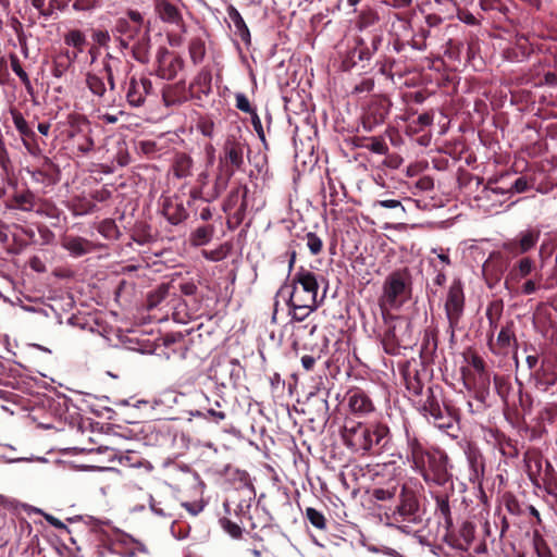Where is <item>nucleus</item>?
Returning <instances> with one entry per match:
<instances>
[{"instance_id": "nucleus-61", "label": "nucleus", "mask_w": 557, "mask_h": 557, "mask_svg": "<svg viewBox=\"0 0 557 557\" xmlns=\"http://www.w3.org/2000/svg\"><path fill=\"white\" fill-rule=\"evenodd\" d=\"M32 5L39 11V13L44 16H49L50 12H46L44 10L45 7V0H30Z\"/></svg>"}, {"instance_id": "nucleus-11", "label": "nucleus", "mask_w": 557, "mask_h": 557, "mask_svg": "<svg viewBox=\"0 0 557 557\" xmlns=\"http://www.w3.org/2000/svg\"><path fill=\"white\" fill-rule=\"evenodd\" d=\"M113 546L121 557H136L139 554L149 555L148 547L141 541L125 532H119L115 535Z\"/></svg>"}, {"instance_id": "nucleus-10", "label": "nucleus", "mask_w": 557, "mask_h": 557, "mask_svg": "<svg viewBox=\"0 0 557 557\" xmlns=\"http://www.w3.org/2000/svg\"><path fill=\"white\" fill-rule=\"evenodd\" d=\"M156 61L158 64L157 74L166 81L174 79L184 66V60L180 55L171 57L170 51L165 47L158 49Z\"/></svg>"}, {"instance_id": "nucleus-38", "label": "nucleus", "mask_w": 557, "mask_h": 557, "mask_svg": "<svg viewBox=\"0 0 557 557\" xmlns=\"http://www.w3.org/2000/svg\"><path fill=\"white\" fill-rule=\"evenodd\" d=\"M367 148L377 154H386L388 151V147L383 139L380 138H371L370 144Z\"/></svg>"}, {"instance_id": "nucleus-36", "label": "nucleus", "mask_w": 557, "mask_h": 557, "mask_svg": "<svg viewBox=\"0 0 557 557\" xmlns=\"http://www.w3.org/2000/svg\"><path fill=\"white\" fill-rule=\"evenodd\" d=\"M307 247L312 255H318L321 252L323 243L322 239L315 233H308L306 235Z\"/></svg>"}, {"instance_id": "nucleus-14", "label": "nucleus", "mask_w": 557, "mask_h": 557, "mask_svg": "<svg viewBox=\"0 0 557 557\" xmlns=\"http://www.w3.org/2000/svg\"><path fill=\"white\" fill-rule=\"evenodd\" d=\"M154 11L159 18L169 24L180 26L183 23L181 10L176 4L168 0H156Z\"/></svg>"}, {"instance_id": "nucleus-34", "label": "nucleus", "mask_w": 557, "mask_h": 557, "mask_svg": "<svg viewBox=\"0 0 557 557\" xmlns=\"http://www.w3.org/2000/svg\"><path fill=\"white\" fill-rule=\"evenodd\" d=\"M306 517L317 529L323 530L325 528V518L319 510L309 507L306 509Z\"/></svg>"}, {"instance_id": "nucleus-8", "label": "nucleus", "mask_w": 557, "mask_h": 557, "mask_svg": "<svg viewBox=\"0 0 557 557\" xmlns=\"http://www.w3.org/2000/svg\"><path fill=\"white\" fill-rule=\"evenodd\" d=\"M465 308V294L460 280L453 281L445 301V312L449 324L451 337L458 326Z\"/></svg>"}, {"instance_id": "nucleus-9", "label": "nucleus", "mask_w": 557, "mask_h": 557, "mask_svg": "<svg viewBox=\"0 0 557 557\" xmlns=\"http://www.w3.org/2000/svg\"><path fill=\"white\" fill-rule=\"evenodd\" d=\"M541 236V230L537 226H530L520 231L517 236L504 243L505 251L512 256L524 255L533 249Z\"/></svg>"}, {"instance_id": "nucleus-49", "label": "nucleus", "mask_w": 557, "mask_h": 557, "mask_svg": "<svg viewBox=\"0 0 557 557\" xmlns=\"http://www.w3.org/2000/svg\"><path fill=\"white\" fill-rule=\"evenodd\" d=\"M540 280H541V277L537 281L536 280L525 281L521 287V293L523 295H531V294L535 293L539 288Z\"/></svg>"}, {"instance_id": "nucleus-6", "label": "nucleus", "mask_w": 557, "mask_h": 557, "mask_svg": "<svg viewBox=\"0 0 557 557\" xmlns=\"http://www.w3.org/2000/svg\"><path fill=\"white\" fill-rule=\"evenodd\" d=\"M392 518L403 532H411L410 524L421 522L419 515L418 500L412 492H408L405 486L401 488L400 504L393 512Z\"/></svg>"}, {"instance_id": "nucleus-54", "label": "nucleus", "mask_w": 557, "mask_h": 557, "mask_svg": "<svg viewBox=\"0 0 557 557\" xmlns=\"http://www.w3.org/2000/svg\"><path fill=\"white\" fill-rule=\"evenodd\" d=\"M181 292L186 296H191L197 292V286L193 282L183 283L181 285Z\"/></svg>"}, {"instance_id": "nucleus-3", "label": "nucleus", "mask_w": 557, "mask_h": 557, "mask_svg": "<svg viewBox=\"0 0 557 557\" xmlns=\"http://www.w3.org/2000/svg\"><path fill=\"white\" fill-rule=\"evenodd\" d=\"M319 284L317 275L309 270L300 268L295 274L293 285H283L280 296H285L287 304H306L320 306L325 297V290L318 299Z\"/></svg>"}, {"instance_id": "nucleus-30", "label": "nucleus", "mask_w": 557, "mask_h": 557, "mask_svg": "<svg viewBox=\"0 0 557 557\" xmlns=\"http://www.w3.org/2000/svg\"><path fill=\"white\" fill-rule=\"evenodd\" d=\"M64 42L70 47L76 48L78 52H82L86 44V36L79 29H72L64 36Z\"/></svg>"}, {"instance_id": "nucleus-39", "label": "nucleus", "mask_w": 557, "mask_h": 557, "mask_svg": "<svg viewBox=\"0 0 557 557\" xmlns=\"http://www.w3.org/2000/svg\"><path fill=\"white\" fill-rule=\"evenodd\" d=\"M374 497L379 500H387L396 495V485L391 487H380L374 490Z\"/></svg>"}, {"instance_id": "nucleus-1", "label": "nucleus", "mask_w": 557, "mask_h": 557, "mask_svg": "<svg viewBox=\"0 0 557 557\" xmlns=\"http://www.w3.org/2000/svg\"><path fill=\"white\" fill-rule=\"evenodd\" d=\"M389 430L383 424H366L347 421L342 437L345 445L355 453L381 450L388 443Z\"/></svg>"}, {"instance_id": "nucleus-44", "label": "nucleus", "mask_w": 557, "mask_h": 557, "mask_svg": "<svg viewBox=\"0 0 557 557\" xmlns=\"http://www.w3.org/2000/svg\"><path fill=\"white\" fill-rule=\"evenodd\" d=\"M202 255L209 261H220L225 258L226 252L223 248H219L214 250H203Z\"/></svg>"}, {"instance_id": "nucleus-32", "label": "nucleus", "mask_w": 557, "mask_h": 557, "mask_svg": "<svg viewBox=\"0 0 557 557\" xmlns=\"http://www.w3.org/2000/svg\"><path fill=\"white\" fill-rule=\"evenodd\" d=\"M513 339V332L509 326H504L498 333L496 345L500 350L509 348L511 341Z\"/></svg>"}, {"instance_id": "nucleus-42", "label": "nucleus", "mask_w": 557, "mask_h": 557, "mask_svg": "<svg viewBox=\"0 0 557 557\" xmlns=\"http://www.w3.org/2000/svg\"><path fill=\"white\" fill-rule=\"evenodd\" d=\"M225 368H227L230 370L231 380H233V379L238 380L240 377L242 368H240V364L237 359H230L226 362Z\"/></svg>"}, {"instance_id": "nucleus-20", "label": "nucleus", "mask_w": 557, "mask_h": 557, "mask_svg": "<svg viewBox=\"0 0 557 557\" xmlns=\"http://www.w3.org/2000/svg\"><path fill=\"white\" fill-rule=\"evenodd\" d=\"M173 175L177 178H187L193 174V160L186 153H177L172 163Z\"/></svg>"}, {"instance_id": "nucleus-22", "label": "nucleus", "mask_w": 557, "mask_h": 557, "mask_svg": "<svg viewBox=\"0 0 557 557\" xmlns=\"http://www.w3.org/2000/svg\"><path fill=\"white\" fill-rule=\"evenodd\" d=\"M401 326V322L398 320H392L388 322V327L384 333L382 343L387 352L393 354L397 346L400 344L401 338L397 334V329Z\"/></svg>"}, {"instance_id": "nucleus-60", "label": "nucleus", "mask_w": 557, "mask_h": 557, "mask_svg": "<svg viewBox=\"0 0 557 557\" xmlns=\"http://www.w3.org/2000/svg\"><path fill=\"white\" fill-rule=\"evenodd\" d=\"M433 122V115L430 113H422L418 116V123L421 126H429Z\"/></svg>"}, {"instance_id": "nucleus-43", "label": "nucleus", "mask_w": 557, "mask_h": 557, "mask_svg": "<svg viewBox=\"0 0 557 557\" xmlns=\"http://www.w3.org/2000/svg\"><path fill=\"white\" fill-rule=\"evenodd\" d=\"M223 528L224 530L234 539H238L240 535H242V528L230 521V520H224L223 522Z\"/></svg>"}, {"instance_id": "nucleus-18", "label": "nucleus", "mask_w": 557, "mask_h": 557, "mask_svg": "<svg viewBox=\"0 0 557 557\" xmlns=\"http://www.w3.org/2000/svg\"><path fill=\"white\" fill-rule=\"evenodd\" d=\"M419 410L429 420H441L442 413L446 410L442 408L438 400L432 393L431 388H428L425 400L420 405Z\"/></svg>"}, {"instance_id": "nucleus-35", "label": "nucleus", "mask_w": 557, "mask_h": 557, "mask_svg": "<svg viewBox=\"0 0 557 557\" xmlns=\"http://www.w3.org/2000/svg\"><path fill=\"white\" fill-rule=\"evenodd\" d=\"M11 114H12L13 124L16 127V129L20 132V134L23 136L30 135V133H32L30 128L28 126L27 121L24 119L23 114L18 111H12Z\"/></svg>"}, {"instance_id": "nucleus-16", "label": "nucleus", "mask_w": 557, "mask_h": 557, "mask_svg": "<svg viewBox=\"0 0 557 557\" xmlns=\"http://www.w3.org/2000/svg\"><path fill=\"white\" fill-rule=\"evenodd\" d=\"M151 36L149 29L132 45V57L139 63L147 64L150 61Z\"/></svg>"}, {"instance_id": "nucleus-19", "label": "nucleus", "mask_w": 557, "mask_h": 557, "mask_svg": "<svg viewBox=\"0 0 557 557\" xmlns=\"http://www.w3.org/2000/svg\"><path fill=\"white\" fill-rule=\"evenodd\" d=\"M63 247L74 257H81L91 251L92 244L78 236H69L64 239Z\"/></svg>"}, {"instance_id": "nucleus-53", "label": "nucleus", "mask_w": 557, "mask_h": 557, "mask_svg": "<svg viewBox=\"0 0 557 557\" xmlns=\"http://www.w3.org/2000/svg\"><path fill=\"white\" fill-rule=\"evenodd\" d=\"M376 206H380V207L386 208V209H395V208L401 207V202L396 199H386V200H379L376 202Z\"/></svg>"}, {"instance_id": "nucleus-58", "label": "nucleus", "mask_w": 557, "mask_h": 557, "mask_svg": "<svg viewBox=\"0 0 557 557\" xmlns=\"http://www.w3.org/2000/svg\"><path fill=\"white\" fill-rule=\"evenodd\" d=\"M436 502H437V507L441 510V512L444 516L449 515V504H448V500L446 498H443V497H437Z\"/></svg>"}, {"instance_id": "nucleus-17", "label": "nucleus", "mask_w": 557, "mask_h": 557, "mask_svg": "<svg viewBox=\"0 0 557 557\" xmlns=\"http://www.w3.org/2000/svg\"><path fill=\"white\" fill-rule=\"evenodd\" d=\"M348 407L356 413H368L373 410V405L367 394L360 389H354L348 395Z\"/></svg>"}, {"instance_id": "nucleus-27", "label": "nucleus", "mask_w": 557, "mask_h": 557, "mask_svg": "<svg viewBox=\"0 0 557 557\" xmlns=\"http://www.w3.org/2000/svg\"><path fill=\"white\" fill-rule=\"evenodd\" d=\"M120 63H121L120 59L113 57L111 53H107L103 59V69L99 73L100 75H103V77H107L111 91L114 90V88H115L113 70H114L115 65H117Z\"/></svg>"}, {"instance_id": "nucleus-64", "label": "nucleus", "mask_w": 557, "mask_h": 557, "mask_svg": "<svg viewBox=\"0 0 557 557\" xmlns=\"http://www.w3.org/2000/svg\"><path fill=\"white\" fill-rule=\"evenodd\" d=\"M408 389L409 391H412V393L414 395H420L422 394V385L420 384L419 381H416L414 383H409L408 384Z\"/></svg>"}, {"instance_id": "nucleus-5", "label": "nucleus", "mask_w": 557, "mask_h": 557, "mask_svg": "<svg viewBox=\"0 0 557 557\" xmlns=\"http://www.w3.org/2000/svg\"><path fill=\"white\" fill-rule=\"evenodd\" d=\"M288 315L290 318L286 327L292 330V345L296 347L301 338V333L307 332L309 336H312L318 326L315 323H306L301 325L312 312H314L320 306L306 305V304H287Z\"/></svg>"}, {"instance_id": "nucleus-4", "label": "nucleus", "mask_w": 557, "mask_h": 557, "mask_svg": "<svg viewBox=\"0 0 557 557\" xmlns=\"http://www.w3.org/2000/svg\"><path fill=\"white\" fill-rule=\"evenodd\" d=\"M380 297L381 307L397 309L411 294V275L408 269H400L388 274L383 283Z\"/></svg>"}, {"instance_id": "nucleus-31", "label": "nucleus", "mask_w": 557, "mask_h": 557, "mask_svg": "<svg viewBox=\"0 0 557 557\" xmlns=\"http://www.w3.org/2000/svg\"><path fill=\"white\" fill-rule=\"evenodd\" d=\"M98 231L103 237H106L108 239L116 238L117 234H119V230H117L115 222L113 220H109V219L102 221L99 224Z\"/></svg>"}, {"instance_id": "nucleus-63", "label": "nucleus", "mask_w": 557, "mask_h": 557, "mask_svg": "<svg viewBox=\"0 0 557 557\" xmlns=\"http://www.w3.org/2000/svg\"><path fill=\"white\" fill-rule=\"evenodd\" d=\"M239 193H240L239 187L231 191L227 202H226L227 207H234L236 205V198L238 197Z\"/></svg>"}, {"instance_id": "nucleus-21", "label": "nucleus", "mask_w": 557, "mask_h": 557, "mask_svg": "<svg viewBox=\"0 0 557 557\" xmlns=\"http://www.w3.org/2000/svg\"><path fill=\"white\" fill-rule=\"evenodd\" d=\"M228 17L233 23L234 34L238 36L246 45H250V32L240 13L235 8H230Z\"/></svg>"}, {"instance_id": "nucleus-33", "label": "nucleus", "mask_w": 557, "mask_h": 557, "mask_svg": "<svg viewBox=\"0 0 557 557\" xmlns=\"http://www.w3.org/2000/svg\"><path fill=\"white\" fill-rule=\"evenodd\" d=\"M11 69L14 72V74L20 77V79L23 83V85L25 86V88L28 91H30L33 89V87H32L29 77H28L27 73L23 70L20 61L16 58H13L11 60Z\"/></svg>"}, {"instance_id": "nucleus-45", "label": "nucleus", "mask_w": 557, "mask_h": 557, "mask_svg": "<svg viewBox=\"0 0 557 557\" xmlns=\"http://www.w3.org/2000/svg\"><path fill=\"white\" fill-rule=\"evenodd\" d=\"M149 507L151 511L159 517H171L164 507L161 506L160 502H157L153 497H150Z\"/></svg>"}, {"instance_id": "nucleus-23", "label": "nucleus", "mask_w": 557, "mask_h": 557, "mask_svg": "<svg viewBox=\"0 0 557 557\" xmlns=\"http://www.w3.org/2000/svg\"><path fill=\"white\" fill-rule=\"evenodd\" d=\"M536 271V263L530 257H523L513 265L510 274L516 280L525 278Z\"/></svg>"}, {"instance_id": "nucleus-41", "label": "nucleus", "mask_w": 557, "mask_h": 557, "mask_svg": "<svg viewBox=\"0 0 557 557\" xmlns=\"http://www.w3.org/2000/svg\"><path fill=\"white\" fill-rule=\"evenodd\" d=\"M236 108L243 112L250 113L251 115L252 112H256L244 94L236 95Z\"/></svg>"}, {"instance_id": "nucleus-13", "label": "nucleus", "mask_w": 557, "mask_h": 557, "mask_svg": "<svg viewBox=\"0 0 557 557\" xmlns=\"http://www.w3.org/2000/svg\"><path fill=\"white\" fill-rule=\"evenodd\" d=\"M144 16L135 10L127 11V17H119L115 20L112 28L113 36H126L127 34H138L143 29Z\"/></svg>"}, {"instance_id": "nucleus-56", "label": "nucleus", "mask_w": 557, "mask_h": 557, "mask_svg": "<svg viewBox=\"0 0 557 557\" xmlns=\"http://www.w3.org/2000/svg\"><path fill=\"white\" fill-rule=\"evenodd\" d=\"M94 148V141L90 137H85L84 143L78 144V150L83 153L91 151Z\"/></svg>"}, {"instance_id": "nucleus-52", "label": "nucleus", "mask_w": 557, "mask_h": 557, "mask_svg": "<svg viewBox=\"0 0 557 557\" xmlns=\"http://www.w3.org/2000/svg\"><path fill=\"white\" fill-rule=\"evenodd\" d=\"M183 507L193 516H197L203 510V505L200 503H183Z\"/></svg>"}, {"instance_id": "nucleus-55", "label": "nucleus", "mask_w": 557, "mask_h": 557, "mask_svg": "<svg viewBox=\"0 0 557 557\" xmlns=\"http://www.w3.org/2000/svg\"><path fill=\"white\" fill-rule=\"evenodd\" d=\"M113 37H114L115 41L117 42V46H119V49L121 50V52H124L125 50L132 51L133 44H129V41H127L125 38H123V36L117 35V36H113Z\"/></svg>"}, {"instance_id": "nucleus-25", "label": "nucleus", "mask_w": 557, "mask_h": 557, "mask_svg": "<svg viewBox=\"0 0 557 557\" xmlns=\"http://www.w3.org/2000/svg\"><path fill=\"white\" fill-rule=\"evenodd\" d=\"M86 85L90 92L99 98L103 97L107 92L104 77L98 73H87Z\"/></svg>"}, {"instance_id": "nucleus-59", "label": "nucleus", "mask_w": 557, "mask_h": 557, "mask_svg": "<svg viewBox=\"0 0 557 557\" xmlns=\"http://www.w3.org/2000/svg\"><path fill=\"white\" fill-rule=\"evenodd\" d=\"M446 282V274L444 271V267L437 269L436 276L434 277V284L437 286H443Z\"/></svg>"}, {"instance_id": "nucleus-29", "label": "nucleus", "mask_w": 557, "mask_h": 557, "mask_svg": "<svg viewBox=\"0 0 557 557\" xmlns=\"http://www.w3.org/2000/svg\"><path fill=\"white\" fill-rule=\"evenodd\" d=\"M14 206L13 208L20 209L22 211H32L35 207V197L30 191H23L16 194L13 197Z\"/></svg>"}, {"instance_id": "nucleus-15", "label": "nucleus", "mask_w": 557, "mask_h": 557, "mask_svg": "<svg viewBox=\"0 0 557 557\" xmlns=\"http://www.w3.org/2000/svg\"><path fill=\"white\" fill-rule=\"evenodd\" d=\"M162 213L166 220L177 225L187 218V211L182 201L177 198L166 197L162 201Z\"/></svg>"}, {"instance_id": "nucleus-46", "label": "nucleus", "mask_w": 557, "mask_h": 557, "mask_svg": "<svg viewBox=\"0 0 557 557\" xmlns=\"http://www.w3.org/2000/svg\"><path fill=\"white\" fill-rule=\"evenodd\" d=\"M436 428L445 430L451 428L453 420L448 414L447 410L442 413L441 420H432L431 421Z\"/></svg>"}, {"instance_id": "nucleus-48", "label": "nucleus", "mask_w": 557, "mask_h": 557, "mask_svg": "<svg viewBox=\"0 0 557 557\" xmlns=\"http://www.w3.org/2000/svg\"><path fill=\"white\" fill-rule=\"evenodd\" d=\"M251 123H252L253 129L258 134L259 138L262 141H264L265 140L264 131H263V127H262L261 120H260L259 115L257 114V112H252Z\"/></svg>"}, {"instance_id": "nucleus-50", "label": "nucleus", "mask_w": 557, "mask_h": 557, "mask_svg": "<svg viewBox=\"0 0 557 557\" xmlns=\"http://www.w3.org/2000/svg\"><path fill=\"white\" fill-rule=\"evenodd\" d=\"M530 188V185H529V182L525 177L523 176H520L518 177L515 183L512 184V189L520 194V193H524L527 191L528 189Z\"/></svg>"}, {"instance_id": "nucleus-57", "label": "nucleus", "mask_w": 557, "mask_h": 557, "mask_svg": "<svg viewBox=\"0 0 557 557\" xmlns=\"http://www.w3.org/2000/svg\"><path fill=\"white\" fill-rule=\"evenodd\" d=\"M301 364L302 367L307 370V371H310L313 369L314 364H315V358L312 357V356H302L301 357Z\"/></svg>"}, {"instance_id": "nucleus-40", "label": "nucleus", "mask_w": 557, "mask_h": 557, "mask_svg": "<svg viewBox=\"0 0 557 557\" xmlns=\"http://www.w3.org/2000/svg\"><path fill=\"white\" fill-rule=\"evenodd\" d=\"M92 39L100 47H108L109 42L111 41V35L108 30L98 29L92 33Z\"/></svg>"}, {"instance_id": "nucleus-12", "label": "nucleus", "mask_w": 557, "mask_h": 557, "mask_svg": "<svg viewBox=\"0 0 557 557\" xmlns=\"http://www.w3.org/2000/svg\"><path fill=\"white\" fill-rule=\"evenodd\" d=\"M152 90V83L147 77H132L128 83L126 99L132 107L144 104L146 97Z\"/></svg>"}, {"instance_id": "nucleus-47", "label": "nucleus", "mask_w": 557, "mask_h": 557, "mask_svg": "<svg viewBox=\"0 0 557 557\" xmlns=\"http://www.w3.org/2000/svg\"><path fill=\"white\" fill-rule=\"evenodd\" d=\"M171 533L177 540H184L189 534V527L181 528L176 522H173L171 525Z\"/></svg>"}, {"instance_id": "nucleus-24", "label": "nucleus", "mask_w": 557, "mask_h": 557, "mask_svg": "<svg viewBox=\"0 0 557 557\" xmlns=\"http://www.w3.org/2000/svg\"><path fill=\"white\" fill-rule=\"evenodd\" d=\"M218 170L219 172L215 175L213 191L211 194L212 199L218 198L226 189L230 180L235 174V172H232V170L221 169L220 166H218Z\"/></svg>"}, {"instance_id": "nucleus-28", "label": "nucleus", "mask_w": 557, "mask_h": 557, "mask_svg": "<svg viewBox=\"0 0 557 557\" xmlns=\"http://www.w3.org/2000/svg\"><path fill=\"white\" fill-rule=\"evenodd\" d=\"M214 233V228L211 225H205L196 228L191 234V243L194 246H203L208 244Z\"/></svg>"}, {"instance_id": "nucleus-2", "label": "nucleus", "mask_w": 557, "mask_h": 557, "mask_svg": "<svg viewBox=\"0 0 557 557\" xmlns=\"http://www.w3.org/2000/svg\"><path fill=\"white\" fill-rule=\"evenodd\" d=\"M408 458L412 468L419 472L425 482L442 485L447 481L445 460L436 453L426 450L416 437L407 432Z\"/></svg>"}, {"instance_id": "nucleus-51", "label": "nucleus", "mask_w": 557, "mask_h": 557, "mask_svg": "<svg viewBox=\"0 0 557 557\" xmlns=\"http://www.w3.org/2000/svg\"><path fill=\"white\" fill-rule=\"evenodd\" d=\"M432 252L436 255L437 259L443 263L444 267L450 264L448 252L442 248H433Z\"/></svg>"}, {"instance_id": "nucleus-7", "label": "nucleus", "mask_w": 557, "mask_h": 557, "mask_svg": "<svg viewBox=\"0 0 557 557\" xmlns=\"http://www.w3.org/2000/svg\"><path fill=\"white\" fill-rule=\"evenodd\" d=\"M247 150L248 146L242 137L235 135L227 136L219 157V166L232 170V172L242 170L245 164V152Z\"/></svg>"}, {"instance_id": "nucleus-62", "label": "nucleus", "mask_w": 557, "mask_h": 557, "mask_svg": "<svg viewBox=\"0 0 557 557\" xmlns=\"http://www.w3.org/2000/svg\"><path fill=\"white\" fill-rule=\"evenodd\" d=\"M208 414L211 416L215 422L223 421L226 418L223 411H218L213 408L208 409Z\"/></svg>"}, {"instance_id": "nucleus-37", "label": "nucleus", "mask_w": 557, "mask_h": 557, "mask_svg": "<svg viewBox=\"0 0 557 557\" xmlns=\"http://www.w3.org/2000/svg\"><path fill=\"white\" fill-rule=\"evenodd\" d=\"M101 0H74L75 11H92L100 5Z\"/></svg>"}, {"instance_id": "nucleus-26", "label": "nucleus", "mask_w": 557, "mask_h": 557, "mask_svg": "<svg viewBox=\"0 0 557 557\" xmlns=\"http://www.w3.org/2000/svg\"><path fill=\"white\" fill-rule=\"evenodd\" d=\"M188 52L194 64H199L206 55V44L200 37H195L189 41Z\"/></svg>"}]
</instances>
